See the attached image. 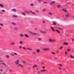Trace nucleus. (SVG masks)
Here are the masks:
<instances>
[{"instance_id": "obj_1", "label": "nucleus", "mask_w": 74, "mask_h": 74, "mask_svg": "<svg viewBox=\"0 0 74 74\" xmlns=\"http://www.w3.org/2000/svg\"><path fill=\"white\" fill-rule=\"evenodd\" d=\"M16 65H17V66H19L20 67H21L22 68L23 67H24V65L19 64V60H17V61H16Z\"/></svg>"}, {"instance_id": "obj_2", "label": "nucleus", "mask_w": 74, "mask_h": 74, "mask_svg": "<svg viewBox=\"0 0 74 74\" xmlns=\"http://www.w3.org/2000/svg\"><path fill=\"white\" fill-rule=\"evenodd\" d=\"M56 40H55L49 39V41L51 42H55Z\"/></svg>"}, {"instance_id": "obj_3", "label": "nucleus", "mask_w": 74, "mask_h": 74, "mask_svg": "<svg viewBox=\"0 0 74 74\" xmlns=\"http://www.w3.org/2000/svg\"><path fill=\"white\" fill-rule=\"evenodd\" d=\"M49 49L48 48H44L42 49V51H48Z\"/></svg>"}, {"instance_id": "obj_4", "label": "nucleus", "mask_w": 74, "mask_h": 74, "mask_svg": "<svg viewBox=\"0 0 74 74\" xmlns=\"http://www.w3.org/2000/svg\"><path fill=\"white\" fill-rule=\"evenodd\" d=\"M62 11H64V12H67V10H66V9L65 8H63V9H62Z\"/></svg>"}, {"instance_id": "obj_5", "label": "nucleus", "mask_w": 74, "mask_h": 74, "mask_svg": "<svg viewBox=\"0 0 74 74\" xmlns=\"http://www.w3.org/2000/svg\"><path fill=\"white\" fill-rule=\"evenodd\" d=\"M63 44L64 45H69V44L68 42H64L63 43Z\"/></svg>"}, {"instance_id": "obj_6", "label": "nucleus", "mask_w": 74, "mask_h": 74, "mask_svg": "<svg viewBox=\"0 0 74 74\" xmlns=\"http://www.w3.org/2000/svg\"><path fill=\"white\" fill-rule=\"evenodd\" d=\"M70 58L71 59H74V57L73 56H72V55H70Z\"/></svg>"}, {"instance_id": "obj_7", "label": "nucleus", "mask_w": 74, "mask_h": 74, "mask_svg": "<svg viewBox=\"0 0 74 74\" xmlns=\"http://www.w3.org/2000/svg\"><path fill=\"white\" fill-rule=\"evenodd\" d=\"M10 45H12V46H13V45H15V43H14V42H12L10 43Z\"/></svg>"}, {"instance_id": "obj_8", "label": "nucleus", "mask_w": 74, "mask_h": 74, "mask_svg": "<svg viewBox=\"0 0 74 74\" xmlns=\"http://www.w3.org/2000/svg\"><path fill=\"white\" fill-rule=\"evenodd\" d=\"M55 3V1H53L50 3V5H52L53 4H54Z\"/></svg>"}, {"instance_id": "obj_9", "label": "nucleus", "mask_w": 74, "mask_h": 74, "mask_svg": "<svg viewBox=\"0 0 74 74\" xmlns=\"http://www.w3.org/2000/svg\"><path fill=\"white\" fill-rule=\"evenodd\" d=\"M61 8V5H58L57 6V8Z\"/></svg>"}, {"instance_id": "obj_10", "label": "nucleus", "mask_w": 74, "mask_h": 74, "mask_svg": "<svg viewBox=\"0 0 74 74\" xmlns=\"http://www.w3.org/2000/svg\"><path fill=\"white\" fill-rule=\"evenodd\" d=\"M51 29L52 30L53 32H55V30H54V29H53V27H51Z\"/></svg>"}, {"instance_id": "obj_11", "label": "nucleus", "mask_w": 74, "mask_h": 74, "mask_svg": "<svg viewBox=\"0 0 74 74\" xmlns=\"http://www.w3.org/2000/svg\"><path fill=\"white\" fill-rule=\"evenodd\" d=\"M66 17H70V15L69 14H67L66 15Z\"/></svg>"}, {"instance_id": "obj_12", "label": "nucleus", "mask_w": 74, "mask_h": 74, "mask_svg": "<svg viewBox=\"0 0 74 74\" xmlns=\"http://www.w3.org/2000/svg\"><path fill=\"white\" fill-rule=\"evenodd\" d=\"M37 67V66L36 65H34L32 66V67L33 68H34V67Z\"/></svg>"}, {"instance_id": "obj_13", "label": "nucleus", "mask_w": 74, "mask_h": 74, "mask_svg": "<svg viewBox=\"0 0 74 74\" xmlns=\"http://www.w3.org/2000/svg\"><path fill=\"white\" fill-rule=\"evenodd\" d=\"M36 52H37V53H39L40 52V49H38L36 51Z\"/></svg>"}, {"instance_id": "obj_14", "label": "nucleus", "mask_w": 74, "mask_h": 74, "mask_svg": "<svg viewBox=\"0 0 74 74\" xmlns=\"http://www.w3.org/2000/svg\"><path fill=\"white\" fill-rule=\"evenodd\" d=\"M33 54V55H35L36 54V53L35 51H33L32 53Z\"/></svg>"}, {"instance_id": "obj_15", "label": "nucleus", "mask_w": 74, "mask_h": 74, "mask_svg": "<svg viewBox=\"0 0 74 74\" xmlns=\"http://www.w3.org/2000/svg\"><path fill=\"white\" fill-rule=\"evenodd\" d=\"M56 32H57V33H59V34H60V32L59 30H56Z\"/></svg>"}, {"instance_id": "obj_16", "label": "nucleus", "mask_w": 74, "mask_h": 74, "mask_svg": "<svg viewBox=\"0 0 74 74\" xmlns=\"http://www.w3.org/2000/svg\"><path fill=\"white\" fill-rule=\"evenodd\" d=\"M0 7H4V5H3V4H0Z\"/></svg>"}, {"instance_id": "obj_17", "label": "nucleus", "mask_w": 74, "mask_h": 74, "mask_svg": "<svg viewBox=\"0 0 74 74\" xmlns=\"http://www.w3.org/2000/svg\"><path fill=\"white\" fill-rule=\"evenodd\" d=\"M20 37H23V34H20Z\"/></svg>"}, {"instance_id": "obj_18", "label": "nucleus", "mask_w": 74, "mask_h": 74, "mask_svg": "<svg viewBox=\"0 0 74 74\" xmlns=\"http://www.w3.org/2000/svg\"><path fill=\"white\" fill-rule=\"evenodd\" d=\"M22 15H23L24 16H25V15H26V14L25 13L23 12L22 13Z\"/></svg>"}, {"instance_id": "obj_19", "label": "nucleus", "mask_w": 74, "mask_h": 74, "mask_svg": "<svg viewBox=\"0 0 74 74\" xmlns=\"http://www.w3.org/2000/svg\"><path fill=\"white\" fill-rule=\"evenodd\" d=\"M53 13L51 12L49 13V15H52Z\"/></svg>"}, {"instance_id": "obj_20", "label": "nucleus", "mask_w": 74, "mask_h": 74, "mask_svg": "<svg viewBox=\"0 0 74 74\" xmlns=\"http://www.w3.org/2000/svg\"><path fill=\"white\" fill-rule=\"evenodd\" d=\"M36 33H32V34H33V35H34V36H36Z\"/></svg>"}, {"instance_id": "obj_21", "label": "nucleus", "mask_w": 74, "mask_h": 74, "mask_svg": "<svg viewBox=\"0 0 74 74\" xmlns=\"http://www.w3.org/2000/svg\"><path fill=\"white\" fill-rule=\"evenodd\" d=\"M40 35L39 34H37L36 33V36H40Z\"/></svg>"}, {"instance_id": "obj_22", "label": "nucleus", "mask_w": 74, "mask_h": 74, "mask_svg": "<svg viewBox=\"0 0 74 74\" xmlns=\"http://www.w3.org/2000/svg\"><path fill=\"white\" fill-rule=\"evenodd\" d=\"M46 71V70H45V69H43L41 70V71H42V72H44V71Z\"/></svg>"}, {"instance_id": "obj_23", "label": "nucleus", "mask_w": 74, "mask_h": 74, "mask_svg": "<svg viewBox=\"0 0 74 74\" xmlns=\"http://www.w3.org/2000/svg\"><path fill=\"white\" fill-rule=\"evenodd\" d=\"M23 43V41H20L19 42V44H22Z\"/></svg>"}, {"instance_id": "obj_24", "label": "nucleus", "mask_w": 74, "mask_h": 74, "mask_svg": "<svg viewBox=\"0 0 74 74\" xmlns=\"http://www.w3.org/2000/svg\"><path fill=\"white\" fill-rule=\"evenodd\" d=\"M14 29L15 30H18V28L17 27H15L14 28Z\"/></svg>"}, {"instance_id": "obj_25", "label": "nucleus", "mask_w": 74, "mask_h": 74, "mask_svg": "<svg viewBox=\"0 0 74 74\" xmlns=\"http://www.w3.org/2000/svg\"><path fill=\"white\" fill-rule=\"evenodd\" d=\"M40 32H41V33H42V34H43V33H46V32H43L42 31H41Z\"/></svg>"}, {"instance_id": "obj_26", "label": "nucleus", "mask_w": 74, "mask_h": 74, "mask_svg": "<svg viewBox=\"0 0 74 74\" xmlns=\"http://www.w3.org/2000/svg\"><path fill=\"white\" fill-rule=\"evenodd\" d=\"M13 18H17V16L15 15H13Z\"/></svg>"}, {"instance_id": "obj_27", "label": "nucleus", "mask_w": 74, "mask_h": 74, "mask_svg": "<svg viewBox=\"0 0 74 74\" xmlns=\"http://www.w3.org/2000/svg\"><path fill=\"white\" fill-rule=\"evenodd\" d=\"M5 57L7 58H9V55H6Z\"/></svg>"}, {"instance_id": "obj_28", "label": "nucleus", "mask_w": 74, "mask_h": 74, "mask_svg": "<svg viewBox=\"0 0 74 74\" xmlns=\"http://www.w3.org/2000/svg\"><path fill=\"white\" fill-rule=\"evenodd\" d=\"M12 24L13 25H16V23H12Z\"/></svg>"}, {"instance_id": "obj_29", "label": "nucleus", "mask_w": 74, "mask_h": 74, "mask_svg": "<svg viewBox=\"0 0 74 74\" xmlns=\"http://www.w3.org/2000/svg\"><path fill=\"white\" fill-rule=\"evenodd\" d=\"M25 36L26 37H27V38L29 37V36H28V35H27L25 34Z\"/></svg>"}, {"instance_id": "obj_30", "label": "nucleus", "mask_w": 74, "mask_h": 74, "mask_svg": "<svg viewBox=\"0 0 74 74\" xmlns=\"http://www.w3.org/2000/svg\"><path fill=\"white\" fill-rule=\"evenodd\" d=\"M37 73H38V74H39L41 73V72H40L39 71H37Z\"/></svg>"}, {"instance_id": "obj_31", "label": "nucleus", "mask_w": 74, "mask_h": 74, "mask_svg": "<svg viewBox=\"0 0 74 74\" xmlns=\"http://www.w3.org/2000/svg\"><path fill=\"white\" fill-rule=\"evenodd\" d=\"M11 10L12 11H14V12H15L16 11V9H12Z\"/></svg>"}, {"instance_id": "obj_32", "label": "nucleus", "mask_w": 74, "mask_h": 74, "mask_svg": "<svg viewBox=\"0 0 74 74\" xmlns=\"http://www.w3.org/2000/svg\"><path fill=\"white\" fill-rule=\"evenodd\" d=\"M51 53L53 55H55V53L53 52H51Z\"/></svg>"}, {"instance_id": "obj_33", "label": "nucleus", "mask_w": 74, "mask_h": 74, "mask_svg": "<svg viewBox=\"0 0 74 74\" xmlns=\"http://www.w3.org/2000/svg\"><path fill=\"white\" fill-rule=\"evenodd\" d=\"M70 51H71V50L70 49H68L67 50V51H68V52H70Z\"/></svg>"}, {"instance_id": "obj_34", "label": "nucleus", "mask_w": 74, "mask_h": 74, "mask_svg": "<svg viewBox=\"0 0 74 74\" xmlns=\"http://www.w3.org/2000/svg\"><path fill=\"white\" fill-rule=\"evenodd\" d=\"M1 64H3V65H4V66H5V64L3 62L1 63Z\"/></svg>"}, {"instance_id": "obj_35", "label": "nucleus", "mask_w": 74, "mask_h": 74, "mask_svg": "<svg viewBox=\"0 0 74 74\" xmlns=\"http://www.w3.org/2000/svg\"><path fill=\"white\" fill-rule=\"evenodd\" d=\"M63 47H60V48L59 49H63Z\"/></svg>"}, {"instance_id": "obj_36", "label": "nucleus", "mask_w": 74, "mask_h": 74, "mask_svg": "<svg viewBox=\"0 0 74 74\" xmlns=\"http://www.w3.org/2000/svg\"><path fill=\"white\" fill-rule=\"evenodd\" d=\"M31 14H36V12H31Z\"/></svg>"}, {"instance_id": "obj_37", "label": "nucleus", "mask_w": 74, "mask_h": 74, "mask_svg": "<svg viewBox=\"0 0 74 74\" xmlns=\"http://www.w3.org/2000/svg\"><path fill=\"white\" fill-rule=\"evenodd\" d=\"M25 13H26V14H28V11H25Z\"/></svg>"}, {"instance_id": "obj_38", "label": "nucleus", "mask_w": 74, "mask_h": 74, "mask_svg": "<svg viewBox=\"0 0 74 74\" xmlns=\"http://www.w3.org/2000/svg\"><path fill=\"white\" fill-rule=\"evenodd\" d=\"M59 66H61V67H62V66H63L62 65V64H59Z\"/></svg>"}, {"instance_id": "obj_39", "label": "nucleus", "mask_w": 74, "mask_h": 74, "mask_svg": "<svg viewBox=\"0 0 74 74\" xmlns=\"http://www.w3.org/2000/svg\"><path fill=\"white\" fill-rule=\"evenodd\" d=\"M27 49H29V50H32V49H30V48H27Z\"/></svg>"}, {"instance_id": "obj_40", "label": "nucleus", "mask_w": 74, "mask_h": 74, "mask_svg": "<svg viewBox=\"0 0 74 74\" xmlns=\"http://www.w3.org/2000/svg\"><path fill=\"white\" fill-rule=\"evenodd\" d=\"M31 5L32 7L33 6V5H34V4L33 3H32L31 4Z\"/></svg>"}, {"instance_id": "obj_41", "label": "nucleus", "mask_w": 74, "mask_h": 74, "mask_svg": "<svg viewBox=\"0 0 74 74\" xmlns=\"http://www.w3.org/2000/svg\"><path fill=\"white\" fill-rule=\"evenodd\" d=\"M42 11H45V9H42Z\"/></svg>"}, {"instance_id": "obj_42", "label": "nucleus", "mask_w": 74, "mask_h": 74, "mask_svg": "<svg viewBox=\"0 0 74 74\" xmlns=\"http://www.w3.org/2000/svg\"><path fill=\"white\" fill-rule=\"evenodd\" d=\"M0 62H1V63H3L4 62V61H3V60H0Z\"/></svg>"}, {"instance_id": "obj_43", "label": "nucleus", "mask_w": 74, "mask_h": 74, "mask_svg": "<svg viewBox=\"0 0 74 74\" xmlns=\"http://www.w3.org/2000/svg\"><path fill=\"white\" fill-rule=\"evenodd\" d=\"M53 25H56V24L54 22L53 23Z\"/></svg>"}, {"instance_id": "obj_44", "label": "nucleus", "mask_w": 74, "mask_h": 74, "mask_svg": "<svg viewBox=\"0 0 74 74\" xmlns=\"http://www.w3.org/2000/svg\"><path fill=\"white\" fill-rule=\"evenodd\" d=\"M36 12H37V13H38L39 12V11L38 10H36Z\"/></svg>"}, {"instance_id": "obj_45", "label": "nucleus", "mask_w": 74, "mask_h": 74, "mask_svg": "<svg viewBox=\"0 0 74 74\" xmlns=\"http://www.w3.org/2000/svg\"><path fill=\"white\" fill-rule=\"evenodd\" d=\"M58 68L60 70H62V68L60 67H58Z\"/></svg>"}, {"instance_id": "obj_46", "label": "nucleus", "mask_w": 74, "mask_h": 74, "mask_svg": "<svg viewBox=\"0 0 74 74\" xmlns=\"http://www.w3.org/2000/svg\"><path fill=\"white\" fill-rule=\"evenodd\" d=\"M0 26H3V25L2 23L0 24Z\"/></svg>"}, {"instance_id": "obj_47", "label": "nucleus", "mask_w": 74, "mask_h": 74, "mask_svg": "<svg viewBox=\"0 0 74 74\" xmlns=\"http://www.w3.org/2000/svg\"><path fill=\"white\" fill-rule=\"evenodd\" d=\"M43 3H44V4H47V2H43Z\"/></svg>"}, {"instance_id": "obj_48", "label": "nucleus", "mask_w": 74, "mask_h": 74, "mask_svg": "<svg viewBox=\"0 0 74 74\" xmlns=\"http://www.w3.org/2000/svg\"><path fill=\"white\" fill-rule=\"evenodd\" d=\"M67 54H68L67 52V51H66L65 53V55H67Z\"/></svg>"}, {"instance_id": "obj_49", "label": "nucleus", "mask_w": 74, "mask_h": 74, "mask_svg": "<svg viewBox=\"0 0 74 74\" xmlns=\"http://www.w3.org/2000/svg\"><path fill=\"white\" fill-rule=\"evenodd\" d=\"M22 62L23 63H25V62L24 61H22Z\"/></svg>"}, {"instance_id": "obj_50", "label": "nucleus", "mask_w": 74, "mask_h": 74, "mask_svg": "<svg viewBox=\"0 0 74 74\" xmlns=\"http://www.w3.org/2000/svg\"><path fill=\"white\" fill-rule=\"evenodd\" d=\"M10 55H11L12 56H14V55H13V54H12V53H11Z\"/></svg>"}, {"instance_id": "obj_51", "label": "nucleus", "mask_w": 74, "mask_h": 74, "mask_svg": "<svg viewBox=\"0 0 74 74\" xmlns=\"http://www.w3.org/2000/svg\"><path fill=\"white\" fill-rule=\"evenodd\" d=\"M65 7H68V5L67 4H66L65 5Z\"/></svg>"}, {"instance_id": "obj_52", "label": "nucleus", "mask_w": 74, "mask_h": 74, "mask_svg": "<svg viewBox=\"0 0 74 74\" xmlns=\"http://www.w3.org/2000/svg\"><path fill=\"white\" fill-rule=\"evenodd\" d=\"M41 39L40 38H38V40H41Z\"/></svg>"}, {"instance_id": "obj_53", "label": "nucleus", "mask_w": 74, "mask_h": 74, "mask_svg": "<svg viewBox=\"0 0 74 74\" xmlns=\"http://www.w3.org/2000/svg\"><path fill=\"white\" fill-rule=\"evenodd\" d=\"M72 52H73V53H74V50H72Z\"/></svg>"}, {"instance_id": "obj_54", "label": "nucleus", "mask_w": 74, "mask_h": 74, "mask_svg": "<svg viewBox=\"0 0 74 74\" xmlns=\"http://www.w3.org/2000/svg\"><path fill=\"white\" fill-rule=\"evenodd\" d=\"M2 12H5V10H2Z\"/></svg>"}, {"instance_id": "obj_55", "label": "nucleus", "mask_w": 74, "mask_h": 74, "mask_svg": "<svg viewBox=\"0 0 74 74\" xmlns=\"http://www.w3.org/2000/svg\"><path fill=\"white\" fill-rule=\"evenodd\" d=\"M23 49H25V50H26V48H25L23 47Z\"/></svg>"}, {"instance_id": "obj_56", "label": "nucleus", "mask_w": 74, "mask_h": 74, "mask_svg": "<svg viewBox=\"0 0 74 74\" xmlns=\"http://www.w3.org/2000/svg\"><path fill=\"white\" fill-rule=\"evenodd\" d=\"M54 59L55 60H57V59H58V58H55Z\"/></svg>"}, {"instance_id": "obj_57", "label": "nucleus", "mask_w": 74, "mask_h": 74, "mask_svg": "<svg viewBox=\"0 0 74 74\" xmlns=\"http://www.w3.org/2000/svg\"><path fill=\"white\" fill-rule=\"evenodd\" d=\"M14 55H17V53H14Z\"/></svg>"}, {"instance_id": "obj_58", "label": "nucleus", "mask_w": 74, "mask_h": 74, "mask_svg": "<svg viewBox=\"0 0 74 74\" xmlns=\"http://www.w3.org/2000/svg\"><path fill=\"white\" fill-rule=\"evenodd\" d=\"M58 29H59L60 30H62V29L60 28H58Z\"/></svg>"}, {"instance_id": "obj_59", "label": "nucleus", "mask_w": 74, "mask_h": 74, "mask_svg": "<svg viewBox=\"0 0 74 74\" xmlns=\"http://www.w3.org/2000/svg\"><path fill=\"white\" fill-rule=\"evenodd\" d=\"M19 48H22V47L21 46H20Z\"/></svg>"}, {"instance_id": "obj_60", "label": "nucleus", "mask_w": 74, "mask_h": 74, "mask_svg": "<svg viewBox=\"0 0 74 74\" xmlns=\"http://www.w3.org/2000/svg\"><path fill=\"white\" fill-rule=\"evenodd\" d=\"M29 12H31V13H32V12L31 11H30V10H29Z\"/></svg>"}, {"instance_id": "obj_61", "label": "nucleus", "mask_w": 74, "mask_h": 74, "mask_svg": "<svg viewBox=\"0 0 74 74\" xmlns=\"http://www.w3.org/2000/svg\"><path fill=\"white\" fill-rule=\"evenodd\" d=\"M42 22L43 23H45V21H43Z\"/></svg>"}, {"instance_id": "obj_62", "label": "nucleus", "mask_w": 74, "mask_h": 74, "mask_svg": "<svg viewBox=\"0 0 74 74\" xmlns=\"http://www.w3.org/2000/svg\"><path fill=\"white\" fill-rule=\"evenodd\" d=\"M43 69H45V67L44 66H42V67Z\"/></svg>"}, {"instance_id": "obj_63", "label": "nucleus", "mask_w": 74, "mask_h": 74, "mask_svg": "<svg viewBox=\"0 0 74 74\" xmlns=\"http://www.w3.org/2000/svg\"><path fill=\"white\" fill-rule=\"evenodd\" d=\"M60 73H62V71H60Z\"/></svg>"}, {"instance_id": "obj_64", "label": "nucleus", "mask_w": 74, "mask_h": 74, "mask_svg": "<svg viewBox=\"0 0 74 74\" xmlns=\"http://www.w3.org/2000/svg\"><path fill=\"white\" fill-rule=\"evenodd\" d=\"M72 5L73 6H74V4H72Z\"/></svg>"}]
</instances>
